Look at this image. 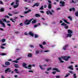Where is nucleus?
Instances as JSON below:
<instances>
[{"instance_id":"nucleus-1","label":"nucleus","mask_w":78,"mask_h":78,"mask_svg":"<svg viewBox=\"0 0 78 78\" xmlns=\"http://www.w3.org/2000/svg\"><path fill=\"white\" fill-rule=\"evenodd\" d=\"M19 0H16L15 1V4L16 5H13V7L14 8H16L19 6Z\"/></svg>"},{"instance_id":"nucleus-2","label":"nucleus","mask_w":78,"mask_h":78,"mask_svg":"<svg viewBox=\"0 0 78 78\" xmlns=\"http://www.w3.org/2000/svg\"><path fill=\"white\" fill-rule=\"evenodd\" d=\"M63 59H64V60H65V61H69V58H70L71 57L70 56H62L61 57Z\"/></svg>"},{"instance_id":"nucleus-3","label":"nucleus","mask_w":78,"mask_h":78,"mask_svg":"<svg viewBox=\"0 0 78 78\" xmlns=\"http://www.w3.org/2000/svg\"><path fill=\"white\" fill-rule=\"evenodd\" d=\"M27 66V63H23V67L25 68L26 69H28L30 70H31V68H28Z\"/></svg>"},{"instance_id":"nucleus-4","label":"nucleus","mask_w":78,"mask_h":78,"mask_svg":"<svg viewBox=\"0 0 78 78\" xmlns=\"http://www.w3.org/2000/svg\"><path fill=\"white\" fill-rule=\"evenodd\" d=\"M33 19H31L30 20H26L25 22V23L26 25H29V24L30 23V22H31V21Z\"/></svg>"},{"instance_id":"nucleus-5","label":"nucleus","mask_w":78,"mask_h":78,"mask_svg":"<svg viewBox=\"0 0 78 78\" xmlns=\"http://www.w3.org/2000/svg\"><path fill=\"white\" fill-rule=\"evenodd\" d=\"M0 23L2 25V27H4V28H5V23H4L2 21V20H0Z\"/></svg>"},{"instance_id":"nucleus-6","label":"nucleus","mask_w":78,"mask_h":78,"mask_svg":"<svg viewBox=\"0 0 78 78\" xmlns=\"http://www.w3.org/2000/svg\"><path fill=\"white\" fill-rule=\"evenodd\" d=\"M60 3L62 4L60 5V6H65V2L63 1H61L60 2Z\"/></svg>"},{"instance_id":"nucleus-7","label":"nucleus","mask_w":78,"mask_h":78,"mask_svg":"<svg viewBox=\"0 0 78 78\" xmlns=\"http://www.w3.org/2000/svg\"><path fill=\"white\" fill-rule=\"evenodd\" d=\"M20 58H17L16 59V60H14L13 61H12V62H15V63H19V62L17 61H19V60H20Z\"/></svg>"},{"instance_id":"nucleus-8","label":"nucleus","mask_w":78,"mask_h":78,"mask_svg":"<svg viewBox=\"0 0 78 78\" xmlns=\"http://www.w3.org/2000/svg\"><path fill=\"white\" fill-rule=\"evenodd\" d=\"M2 20H3V22H6V23H10V21H7V20H6V19H2Z\"/></svg>"},{"instance_id":"nucleus-9","label":"nucleus","mask_w":78,"mask_h":78,"mask_svg":"<svg viewBox=\"0 0 78 78\" xmlns=\"http://www.w3.org/2000/svg\"><path fill=\"white\" fill-rule=\"evenodd\" d=\"M9 71V72H11V70L9 68H8L5 71V73H7L8 72V71Z\"/></svg>"},{"instance_id":"nucleus-10","label":"nucleus","mask_w":78,"mask_h":78,"mask_svg":"<svg viewBox=\"0 0 78 78\" xmlns=\"http://www.w3.org/2000/svg\"><path fill=\"white\" fill-rule=\"evenodd\" d=\"M72 11L73 12H75V8H73L69 9V11H70V12H72Z\"/></svg>"},{"instance_id":"nucleus-11","label":"nucleus","mask_w":78,"mask_h":78,"mask_svg":"<svg viewBox=\"0 0 78 78\" xmlns=\"http://www.w3.org/2000/svg\"><path fill=\"white\" fill-rule=\"evenodd\" d=\"M68 44H66L65 46L63 47V49L64 50H67V47H68Z\"/></svg>"},{"instance_id":"nucleus-12","label":"nucleus","mask_w":78,"mask_h":78,"mask_svg":"<svg viewBox=\"0 0 78 78\" xmlns=\"http://www.w3.org/2000/svg\"><path fill=\"white\" fill-rule=\"evenodd\" d=\"M47 14H48V15H49V13L50 14V15H52V13L50 12V10H48V11H46V12Z\"/></svg>"},{"instance_id":"nucleus-13","label":"nucleus","mask_w":78,"mask_h":78,"mask_svg":"<svg viewBox=\"0 0 78 78\" xmlns=\"http://www.w3.org/2000/svg\"><path fill=\"white\" fill-rule=\"evenodd\" d=\"M62 20L64 21V22L66 23H67V24H70V23L67 22V21L66 20L62 19Z\"/></svg>"},{"instance_id":"nucleus-14","label":"nucleus","mask_w":78,"mask_h":78,"mask_svg":"<svg viewBox=\"0 0 78 78\" xmlns=\"http://www.w3.org/2000/svg\"><path fill=\"white\" fill-rule=\"evenodd\" d=\"M39 6V3H36L33 6V7L34 8L35 6Z\"/></svg>"},{"instance_id":"nucleus-15","label":"nucleus","mask_w":78,"mask_h":78,"mask_svg":"<svg viewBox=\"0 0 78 78\" xmlns=\"http://www.w3.org/2000/svg\"><path fill=\"white\" fill-rule=\"evenodd\" d=\"M48 9H51V4H48Z\"/></svg>"},{"instance_id":"nucleus-16","label":"nucleus","mask_w":78,"mask_h":78,"mask_svg":"<svg viewBox=\"0 0 78 78\" xmlns=\"http://www.w3.org/2000/svg\"><path fill=\"white\" fill-rule=\"evenodd\" d=\"M68 69H69L70 70H73V66L71 65L70 66H69L68 67Z\"/></svg>"},{"instance_id":"nucleus-17","label":"nucleus","mask_w":78,"mask_h":78,"mask_svg":"<svg viewBox=\"0 0 78 78\" xmlns=\"http://www.w3.org/2000/svg\"><path fill=\"white\" fill-rule=\"evenodd\" d=\"M53 70H56L57 72H60V71L58 70V69L56 68H53L52 69Z\"/></svg>"},{"instance_id":"nucleus-18","label":"nucleus","mask_w":78,"mask_h":78,"mask_svg":"<svg viewBox=\"0 0 78 78\" xmlns=\"http://www.w3.org/2000/svg\"><path fill=\"white\" fill-rule=\"evenodd\" d=\"M29 35L33 37V36L34 35V34L31 32H29Z\"/></svg>"},{"instance_id":"nucleus-19","label":"nucleus","mask_w":78,"mask_h":78,"mask_svg":"<svg viewBox=\"0 0 78 78\" xmlns=\"http://www.w3.org/2000/svg\"><path fill=\"white\" fill-rule=\"evenodd\" d=\"M73 36V35L70 34H68L67 35V37H71V36Z\"/></svg>"},{"instance_id":"nucleus-20","label":"nucleus","mask_w":78,"mask_h":78,"mask_svg":"<svg viewBox=\"0 0 78 78\" xmlns=\"http://www.w3.org/2000/svg\"><path fill=\"white\" fill-rule=\"evenodd\" d=\"M10 62H6L5 63V64L6 66H9V65H10Z\"/></svg>"},{"instance_id":"nucleus-21","label":"nucleus","mask_w":78,"mask_h":78,"mask_svg":"<svg viewBox=\"0 0 78 78\" xmlns=\"http://www.w3.org/2000/svg\"><path fill=\"white\" fill-rule=\"evenodd\" d=\"M58 59H59L61 63H63V62H64V61H62V60H61V58H58Z\"/></svg>"},{"instance_id":"nucleus-22","label":"nucleus","mask_w":78,"mask_h":78,"mask_svg":"<svg viewBox=\"0 0 78 78\" xmlns=\"http://www.w3.org/2000/svg\"><path fill=\"white\" fill-rule=\"evenodd\" d=\"M68 18L69 19L71 20V21H72V17L70 16H69L68 17Z\"/></svg>"},{"instance_id":"nucleus-23","label":"nucleus","mask_w":78,"mask_h":78,"mask_svg":"<svg viewBox=\"0 0 78 78\" xmlns=\"http://www.w3.org/2000/svg\"><path fill=\"white\" fill-rule=\"evenodd\" d=\"M68 33H69V34H72V31L71 30H68Z\"/></svg>"},{"instance_id":"nucleus-24","label":"nucleus","mask_w":78,"mask_h":78,"mask_svg":"<svg viewBox=\"0 0 78 78\" xmlns=\"http://www.w3.org/2000/svg\"><path fill=\"white\" fill-rule=\"evenodd\" d=\"M35 16L37 17H40V15L38 14H35Z\"/></svg>"},{"instance_id":"nucleus-25","label":"nucleus","mask_w":78,"mask_h":78,"mask_svg":"<svg viewBox=\"0 0 78 78\" xmlns=\"http://www.w3.org/2000/svg\"><path fill=\"white\" fill-rule=\"evenodd\" d=\"M12 12L13 13V14H17L19 13V12Z\"/></svg>"},{"instance_id":"nucleus-26","label":"nucleus","mask_w":78,"mask_h":78,"mask_svg":"<svg viewBox=\"0 0 78 78\" xmlns=\"http://www.w3.org/2000/svg\"><path fill=\"white\" fill-rule=\"evenodd\" d=\"M69 75H70V73L67 74L66 76H65V78H67V77H68Z\"/></svg>"},{"instance_id":"nucleus-27","label":"nucleus","mask_w":78,"mask_h":78,"mask_svg":"<svg viewBox=\"0 0 78 78\" xmlns=\"http://www.w3.org/2000/svg\"><path fill=\"white\" fill-rule=\"evenodd\" d=\"M62 26H66L67 25V24L64 23H63L61 24Z\"/></svg>"},{"instance_id":"nucleus-28","label":"nucleus","mask_w":78,"mask_h":78,"mask_svg":"<svg viewBox=\"0 0 78 78\" xmlns=\"http://www.w3.org/2000/svg\"><path fill=\"white\" fill-rule=\"evenodd\" d=\"M39 67L41 70H44V69H43V67L41 65H39Z\"/></svg>"},{"instance_id":"nucleus-29","label":"nucleus","mask_w":78,"mask_h":78,"mask_svg":"<svg viewBox=\"0 0 78 78\" xmlns=\"http://www.w3.org/2000/svg\"><path fill=\"white\" fill-rule=\"evenodd\" d=\"M15 66L16 68H18L19 67V65L17 64L15 65Z\"/></svg>"},{"instance_id":"nucleus-30","label":"nucleus","mask_w":78,"mask_h":78,"mask_svg":"<svg viewBox=\"0 0 78 78\" xmlns=\"http://www.w3.org/2000/svg\"><path fill=\"white\" fill-rule=\"evenodd\" d=\"M28 56L29 58H30V57H31V56H32V55L31 54H28Z\"/></svg>"},{"instance_id":"nucleus-31","label":"nucleus","mask_w":78,"mask_h":78,"mask_svg":"<svg viewBox=\"0 0 78 78\" xmlns=\"http://www.w3.org/2000/svg\"><path fill=\"white\" fill-rule=\"evenodd\" d=\"M36 54H39V51L38 50H37L36 51Z\"/></svg>"},{"instance_id":"nucleus-32","label":"nucleus","mask_w":78,"mask_h":78,"mask_svg":"<svg viewBox=\"0 0 78 78\" xmlns=\"http://www.w3.org/2000/svg\"><path fill=\"white\" fill-rule=\"evenodd\" d=\"M76 16H78V11H77L75 13Z\"/></svg>"},{"instance_id":"nucleus-33","label":"nucleus","mask_w":78,"mask_h":78,"mask_svg":"<svg viewBox=\"0 0 78 78\" xmlns=\"http://www.w3.org/2000/svg\"><path fill=\"white\" fill-rule=\"evenodd\" d=\"M50 70H51V67L48 68V69H47L48 71H49Z\"/></svg>"},{"instance_id":"nucleus-34","label":"nucleus","mask_w":78,"mask_h":78,"mask_svg":"<svg viewBox=\"0 0 78 78\" xmlns=\"http://www.w3.org/2000/svg\"><path fill=\"white\" fill-rule=\"evenodd\" d=\"M3 11H4V9L3 8L1 9V12H3Z\"/></svg>"},{"instance_id":"nucleus-35","label":"nucleus","mask_w":78,"mask_h":78,"mask_svg":"<svg viewBox=\"0 0 78 78\" xmlns=\"http://www.w3.org/2000/svg\"><path fill=\"white\" fill-rule=\"evenodd\" d=\"M73 76H74V78H76V77H77L76 76V74H74Z\"/></svg>"},{"instance_id":"nucleus-36","label":"nucleus","mask_w":78,"mask_h":78,"mask_svg":"<svg viewBox=\"0 0 78 78\" xmlns=\"http://www.w3.org/2000/svg\"><path fill=\"white\" fill-rule=\"evenodd\" d=\"M36 21L35 20H33V21L32 22V23H34L35 22H36Z\"/></svg>"},{"instance_id":"nucleus-37","label":"nucleus","mask_w":78,"mask_h":78,"mask_svg":"<svg viewBox=\"0 0 78 78\" xmlns=\"http://www.w3.org/2000/svg\"><path fill=\"white\" fill-rule=\"evenodd\" d=\"M5 42V39H3L2 40V43H3L4 42Z\"/></svg>"},{"instance_id":"nucleus-38","label":"nucleus","mask_w":78,"mask_h":78,"mask_svg":"<svg viewBox=\"0 0 78 78\" xmlns=\"http://www.w3.org/2000/svg\"><path fill=\"white\" fill-rule=\"evenodd\" d=\"M43 8H44V6L43 5H42L40 8V9L41 10L44 9Z\"/></svg>"},{"instance_id":"nucleus-39","label":"nucleus","mask_w":78,"mask_h":78,"mask_svg":"<svg viewBox=\"0 0 78 78\" xmlns=\"http://www.w3.org/2000/svg\"><path fill=\"white\" fill-rule=\"evenodd\" d=\"M38 37V35L36 34L35 35V38H37Z\"/></svg>"},{"instance_id":"nucleus-40","label":"nucleus","mask_w":78,"mask_h":78,"mask_svg":"<svg viewBox=\"0 0 78 78\" xmlns=\"http://www.w3.org/2000/svg\"><path fill=\"white\" fill-rule=\"evenodd\" d=\"M6 54L5 53H1V55H2V56H3L4 55H6Z\"/></svg>"},{"instance_id":"nucleus-41","label":"nucleus","mask_w":78,"mask_h":78,"mask_svg":"<svg viewBox=\"0 0 78 78\" xmlns=\"http://www.w3.org/2000/svg\"><path fill=\"white\" fill-rule=\"evenodd\" d=\"M10 20H11V21L12 22H15V21H14V20H13V19L11 18L10 19Z\"/></svg>"},{"instance_id":"nucleus-42","label":"nucleus","mask_w":78,"mask_h":78,"mask_svg":"<svg viewBox=\"0 0 78 78\" xmlns=\"http://www.w3.org/2000/svg\"><path fill=\"white\" fill-rule=\"evenodd\" d=\"M24 14H28V11H26L24 12Z\"/></svg>"},{"instance_id":"nucleus-43","label":"nucleus","mask_w":78,"mask_h":78,"mask_svg":"<svg viewBox=\"0 0 78 78\" xmlns=\"http://www.w3.org/2000/svg\"><path fill=\"white\" fill-rule=\"evenodd\" d=\"M69 72L71 73H73V72L71 70L69 71Z\"/></svg>"},{"instance_id":"nucleus-44","label":"nucleus","mask_w":78,"mask_h":78,"mask_svg":"<svg viewBox=\"0 0 78 78\" xmlns=\"http://www.w3.org/2000/svg\"><path fill=\"white\" fill-rule=\"evenodd\" d=\"M40 47L41 48H43V47L42 46V45L41 44H39V45Z\"/></svg>"},{"instance_id":"nucleus-45","label":"nucleus","mask_w":78,"mask_h":78,"mask_svg":"<svg viewBox=\"0 0 78 78\" xmlns=\"http://www.w3.org/2000/svg\"><path fill=\"white\" fill-rule=\"evenodd\" d=\"M5 18H7V19L9 18V17L7 16H5Z\"/></svg>"},{"instance_id":"nucleus-46","label":"nucleus","mask_w":78,"mask_h":78,"mask_svg":"<svg viewBox=\"0 0 78 78\" xmlns=\"http://www.w3.org/2000/svg\"><path fill=\"white\" fill-rule=\"evenodd\" d=\"M1 48H2V49H4L5 48V47H4L3 46H1Z\"/></svg>"},{"instance_id":"nucleus-47","label":"nucleus","mask_w":78,"mask_h":78,"mask_svg":"<svg viewBox=\"0 0 78 78\" xmlns=\"http://www.w3.org/2000/svg\"><path fill=\"white\" fill-rule=\"evenodd\" d=\"M0 4L1 5H3V2L1 1H0Z\"/></svg>"},{"instance_id":"nucleus-48","label":"nucleus","mask_w":78,"mask_h":78,"mask_svg":"<svg viewBox=\"0 0 78 78\" xmlns=\"http://www.w3.org/2000/svg\"><path fill=\"white\" fill-rule=\"evenodd\" d=\"M9 16H12V14L11 13H9Z\"/></svg>"},{"instance_id":"nucleus-49","label":"nucleus","mask_w":78,"mask_h":78,"mask_svg":"<svg viewBox=\"0 0 78 78\" xmlns=\"http://www.w3.org/2000/svg\"><path fill=\"white\" fill-rule=\"evenodd\" d=\"M40 12L41 13H42V14H44V12L43 11H40Z\"/></svg>"},{"instance_id":"nucleus-50","label":"nucleus","mask_w":78,"mask_h":78,"mask_svg":"<svg viewBox=\"0 0 78 78\" xmlns=\"http://www.w3.org/2000/svg\"><path fill=\"white\" fill-rule=\"evenodd\" d=\"M65 28H66V29H67V28H69V27L68 26H66L65 27Z\"/></svg>"},{"instance_id":"nucleus-51","label":"nucleus","mask_w":78,"mask_h":78,"mask_svg":"<svg viewBox=\"0 0 78 78\" xmlns=\"http://www.w3.org/2000/svg\"><path fill=\"white\" fill-rule=\"evenodd\" d=\"M30 46L31 47V48H34V46L33 45H30Z\"/></svg>"},{"instance_id":"nucleus-52","label":"nucleus","mask_w":78,"mask_h":78,"mask_svg":"<svg viewBox=\"0 0 78 78\" xmlns=\"http://www.w3.org/2000/svg\"><path fill=\"white\" fill-rule=\"evenodd\" d=\"M48 3H49V4H51V1H48Z\"/></svg>"},{"instance_id":"nucleus-53","label":"nucleus","mask_w":78,"mask_h":78,"mask_svg":"<svg viewBox=\"0 0 78 78\" xmlns=\"http://www.w3.org/2000/svg\"><path fill=\"white\" fill-rule=\"evenodd\" d=\"M37 27H38V25H35L34 26V28H36Z\"/></svg>"},{"instance_id":"nucleus-54","label":"nucleus","mask_w":78,"mask_h":78,"mask_svg":"<svg viewBox=\"0 0 78 78\" xmlns=\"http://www.w3.org/2000/svg\"><path fill=\"white\" fill-rule=\"evenodd\" d=\"M61 9V8H58L56 9V10H60Z\"/></svg>"},{"instance_id":"nucleus-55","label":"nucleus","mask_w":78,"mask_h":78,"mask_svg":"<svg viewBox=\"0 0 78 78\" xmlns=\"http://www.w3.org/2000/svg\"><path fill=\"white\" fill-rule=\"evenodd\" d=\"M52 73L53 74H54V75H55V74L56 73V72L54 71V72H52Z\"/></svg>"},{"instance_id":"nucleus-56","label":"nucleus","mask_w":78,"mask_h":78,"mask_svg":"<svg viewBox=\"0 0 78 78\" xmlns=\"http://www.w3.org/2000/svg\"><path fill=\"white\" fill-rule=\"evenodd\" d=\"M31 10L30 9H29L28 11H27V12H28V13H29L30 12H31Z\"/></svg>"},{"instance_id":"nucleus-57","label":"nucleus","mask_w":78,"mask_h":78,"mask_svg":"<svg viewBox=\"0 0 78 78\" xmlns=\"http://www.w3.org/2000/svg\"><path fill=\"white\" fill-rule=\"evenodd\" d=\"M46 61L47 62L50 61V59H46Z\"/></svg>"},{"instance_id":"nucleus-58","label":"nucleus","mask_w":78,"mask_h":78,"mask_svg":"<svg viewBox=\"0 0 78 78\" xmlns=\"http://www.w3.org/2000/svg\"><path fill=\"white\" fill-rule=\"evenodd\" d=\"M28 67H31L32 66L31 65H30L28 66Z\"/></svg>"},{"instance_id":"nucleus-59","label":"nucleus","mask_w":78,"mask_h":78,"mask_svg":"<svg viewBox=\"0 0 78 78\" xmlns=\"http://www.w3.org/2000/svg\"><path fill=\"white\" fill-rule=\"evenodd\" d=\"M18 70L17 69H15L14 70V71H15V72H17V71H18Z\"/></svg>"},{"instance_id":"nucleus-60","label":"nucleus","mask_w":78,"mask_h":78,"mask_svg":"<svg viewBox=\"0 0 78 78\" xmlns=\"http://www.w3.org/2000/svg\"><path fill=\"white\" fill-rule=\"evenodd\" d=\"M29 72H31L32 73H33V71L31 70L29 71Z\"/></svg>"},{"instance_id":"nucleus-61","label":"nucleus","mask_w":78,"mask_h":78,"mask_svg":"<svg viewBox=\"0 0 78 78\" xmlns=\"http://www.w3.org/2000/svg\"><path fill=\"white\" fill-rule=\"evenodd\" d=\"M46 44V43L45 42H43V45H45Z\"/></svg>"},{"instance_id":"nucleus-62","label":"nucleus","mask_w":78,"mask_h":78,"mask_svg":"<svg viewBox=\"0 0 78 78\" xmlns=\"http://www.w3.org/2000/svg\"><path fill=\"white\" fill-rule=\"evenodd\" d=\"M7 25L9 27H11V24H8Z\"/></svg>"},{"instance_id":"nucleus-63","label":"nucleus","mask_w":78,"mask_h":78,"mask_svg":"<svg viewBox=\"0 0 78 78\" xmlns=\"http://www.w3.org/2000/svg\"><path fill=\"white\" fill-rule=\"evenodd\" d=\"M71 3H75V2H74V1L72 0V1L71 2Z\"/></svg>"},{"instance_id":"nucleus-64","label":"nucleus","mask_w":78,"mask_h":78,"mask_svg":"<svg viewBox=\"0 0 78 78\" xmlns=\"http://www.w3.org/2000/svg\"><path fill=\"white\" fill-rule=\"evenodd\" d=\"M51 11L52 12L54 13L55 12V11L53 10H51Z\"/></svg>"}]
</instances>
